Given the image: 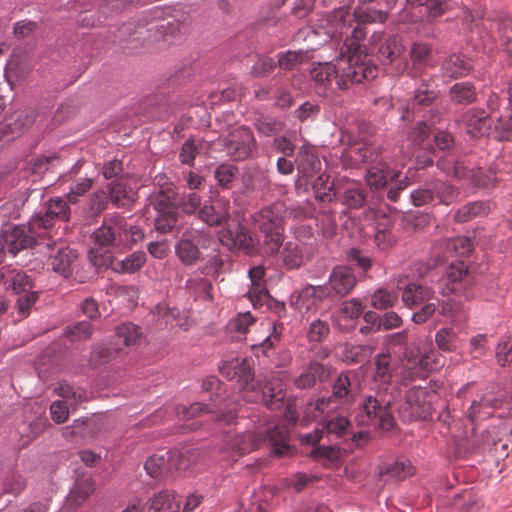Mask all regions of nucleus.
Wrapping results in <instances>:
<instances>
[{"mask_svg": "<svg viewBox=\"0 0 512 512\" xmlns=\"http://www.w3.org/2000/svg\"><path fill=\"white\" fill-rule=\"evenodd\" d=\"M220 373L228 380L237 379L239 389L244 391L243 398L248 402L263 401L264 405L271 409H279L283 405L285 397L283 385L277 383L266 385L262 393L254 392L253 372L250 361L234 358L224 361L220 366Z\"/></svg>", "mask_w": 512, "mask_h": 512, "instance_id": "nucleus-2", "label": "nucleus"}, {"mask_svg": "<svg viewBox=\"0 0 512 512\" xmlns=\"http://www.w3.org/2000/svg\"><path fill=\"white\" fill-rule=\"evenodd\" d=\"M78 259L76 250L64 246L63 243L59 244L56 254L50 256L49 265L52 270L65 278L72 275L74 265Z\"/></svg>", "mask_w": 512, "mask_h": 512, "instance_id": "nucleus-17", "label": "nucleus"}, {"mask_svg": "<svg viewBox=\"0 0 512 512\" xmlns=\"http://www.w3.org/2000/svg\"><path fill=\"white\" fill-rule=\"evenodd\" d=\"M439 306V301L430 300L422 304V307L417 312L413 313L412 320L416 324L425 323L436 311Z\"/></svg>", "mask_w": 512, "mask_h": 512, "instance_id": "nucleus-61", "label": "nucleus"}, {"mask_svg": "<svg viewBox=\"0 0 512 512\" xmlns=\"http://www.w3.org/2000/svg\"><path fill=\"white\" fill-rule=\"evenodd\" d=\"M92 333V325L86 321L77 322L74 325L67 327L65 330L66 336L69 337L71 341L87 340L92 336Z\"/></svg>", "mask_w": 512, "mask_h": 512, "instance_id": "nucleus-49", "label": "nucleus"}, {"mask_svg": "<svg viewBox=\"0 0 512 512\" xmlns=\"http://www.w3.org/2000/svg\"><path fill=\"white\" fill-rule=\"evenodd\" d=\"M413 471L411 462L405 457H400L392 465H386V478H393L396 481L404 480L412 475Z\"/></svg>", "mask_w": 512, "mask_h": 512, "instance_id": "nucleus-41", "label": "nucleus"}, {"mask_svg": "<svg viewBox=\"0 0 512 512\" xmlns=\"http://www.w3.org/2000/svg\"><path fill=\"white\" fill-rule=\"evenodd\" d=\"M435 391L430 387L413 385L405 395L406 405L410 409V415L415 418L426 419L431 414V403L435 397Z\"/></svg>", "mask_w": 512, "mask_h": 512, "instance_id": "nucleus-11", "label": "nucleus"}, {"mask_svg": "<svg viewBox=\"0 0 512 512\" xmlns=\"http://www.w3.org/2000/svg\"><path fill=\"white\" fill-rule=\"evenodd\" d=\"M198 153V147L196 146L194 139L186 140L181 148L179 159L182 164L193 166L194 159Z\"/></svg>", "mask_w": 512, "mask_h": 512, "instance_id": "nucleus-64", "label": "nucleus"}, {"mask_svg": "<svg viewBox=\"0 0 512 512\" xmlns=\"http://www.w3.org/2000/svg\"><path fill=\"white\" fill-rule=\"evenodd\" d=\"M330 296V291L326 286L307 285L297 295L293 305L300 311H309L315 304L314 299L322 300Z\"/></svg>", "mask_w": 512, "mask_h": 512, "instance_id": "nucleus-22", "label": "nucleus"}, {"mask_svg": "<svg viewBox=\"0 0 512 512\" xmlns=\"http://www.w3.org/2000/svg\"><path fill=\"white\" fill-rule=\"evenodd\" d=\"M329 325L326 321L316 319L310 324L308 338L313 342L322 341L329 334Z\"/></svg>", "mask_w": 512, "mask_h": 512, "instance_id": "nucleus-63", "label": "nucleus"}, {"mask_svg": "<svg viewBox=\"0 0 512 512\" xmlns=\"http://www.w3.org/2000/svg\"><path fill=\"white\" fill-rule=\"evenodd\" d=\"M491 210V206L489 203L483 202V201H475L468 203L458 209V211L455 213V220L457 222H467L475 217L479 216H485L487 215Z\"/></svg>", "mask_w": 512, "mask_h": 512, "instance_id": "nucleus-33", "label": "nucleus"}, {"mask_svg": "<svg viewBox=\"0 0 512 512\" xmlns=\"http://www.w3.org/2000/svg\"><path fill=\"white\" fill-rule=\"evenodd\" d=\"M210 411L208 405L198 402L191 404L189 407L180 406L176 408L177 415L183 420L195 418Z\"/></svg>", "mask_w": 512, "mask_h": 512, "instance_id": "nucleus-58", "label": "nucleus"}, {"mask_svg": "<svg viewBox=\"0 0 512 512\" xmlns=\"http://www.w3.org/2000/svg\"><path fill=\"white\" fill-rule=\"evenodd\" d=\"M347 260L355 264L364 273L372 267V259L362 250L355 247L347 251Z\"/></svg>", "mask_w": 512, "mask_h": 512, "instance_id": "nucleus-55", "label": "nucleus"}, {"mask_svg": "<svg viewBox=\"0 0 512 512\" xmlns=\"http://www.w3.org/2000/svg\"><path fill=\"white\" fill-rule=\"evenodd\" d=\"M176 203L184 213L191 215L199 209L201 205V198L197 193L191 192L183 194L179 199L177 198Z\"/></svg>", "mask_w": 512, "mask_h": 512, "instance_id": "nucleus-57", "label": "nucleus"}, {"mask_svg": "<svg viewBox=\"0 0 512 512\" xmlns=\"http://www.w3.org/2000/svg\"><path fill=\"white\" fill-rule=\"evenodd\" d=\"M148 512H178L180 501L174 492L160 491L147 501Z\"/></svg>", "mask_w": 512, "mask_h": 512, "instance_id": "nucleus-27", "label": "nucleus"}, {"mask_svg": "<svg viewBox=\"0 0 512 512\" xmlns=\"http://www.w3.org/2000/svg\"><path fill=\"white\" fill-rule=\"evenodd\" d=\"M437 166L443 172L453 174L457 179L468 177L471 184L478 188H488L494 184L496 180L495 173L491 170L483 168L468 169L463 160H454L452 157L441 158Z\"/></svg>", "mask_w": 512, "mask_h": 512, "instance_id": "nucleus-6", "label": "nucleus"}, {"mask_svg": "<svg viewBox=\"0 0 512 512\" xmlns=\"http://www.w3.org/2000/svg\"><path fill=\"white\" fill-rule=\"evenodd\" d=\"M296 162L298 173L306 180L312 178L321 167L318 157L306 149L299 151Z\"/></svg>", "mask_w": 512, "mask_h": 512, "instance_id": "nucleus-31", "label": "nucleus"}, {"mask_svg": "<svg viewBox=\"0 0 512 512\" xmlns=\"http://www.w3.org/2000/svg\"><path fill=\"white\" fill-rule=\"evenodd\" d=\"M16 308L19 314L26 316L28 315L31 307L38 300V293L33 289L25 291L17 295Z\"/></svg>", "mask_w": 512, "mask_h": 512, "instance_id": "nucleus-56", "label": "nucleus"}, {"mask_svg": "<svg viewBox=\"0 0 512 512\" xmlns=\"http://www.w3.org/2000/svg\"><path fill=\"white\" fill-rule=\"evenodd\" d=\"M503 405L502 400L496 398L482 397L479 401L474 400L467 411V418L475 423L489 418L493 411Z\"/></svg>", "mask_w": 512, "mask_h": 512, "instance_id": "nucleus-24", "label": "nucleus"}, {"mask_svg": "<svg viewBox=\"0 0 512 512\" xmlns=\"http://www.w3.org/2000/svg\"><path fill=\"white\" fill-rule=\"evenodd\" d=\"M144 468L149 476L157 478L166 469V459L164 456L153 455L146 460Z\"/></svg>", "mask_w": 512, "mask_h": 512, "instance_id": "nucleus-59", "label": "nucleus"}, {"mask_svg": "<svg viewBox=\"0 0 512 512\" xmlns=\"http://www.w3.org/2000/svg\"><path fill=\"white\" fill-rule=\"evenodd\" d=\"M177 196L178 193L172 190L155 191L150 196V203L156 211L176 210Z\"/></svg>", "mask_w": 512, "mask_h": 512, "instance_id": "nucleus-37", "label": "nucleus"}, {"mask_svg": "<svg viewBox=\"0 0 512 512\" xmlns=\"http://www.w3.org/2000/svg\"><path fill=\"white\" fill-rule=\"evenodd\" d=\"M463 123L466 133L473 138L487 135L491 127L488 114L484 110L475 108L466 112Z\"/></svg>", "mask_w": 512, "mask_h": 512, "instance_id": "nucleus-18", "label": "nucleus"}, {"mask_svg": "<svg viewBox=\"0 0 512 512\" xmlns=\"http://www.w3.org/2000/svg\"><path fill=\"white\" fill-rule=\"evenodd\" d=\"M58 162L59 157L54 153L39 156L32 162V172L34 174H42L49 168L54 167Z\"/></svg>", "mask_w": 512, "mask_h": 512, "instance_id": "nucleus-62", "label": "nucleus"}, {"mask_svg": "<svg viewBox=\"0 0 512 512\" xmlns=\"http://www.w3.org/2000/svg\"><path fill=\"white\" fill-rule=\"evenodd\" d=\"M495 130L501 140L512 139V85L508 88V104L505 114L498 117Z\"/></svg>", "mask_w": 512, "mask_h": 512, "instance_id": "nucleus-34", "label": "nucleus"}, {"mask_svg": "<svg viewBox=\"0 0 512 512\" xmlns=\"http://www.w3.org/2000/svg\"><path fill=\"white\" fill-rule=\"evenodd\" d=\"M286 432L284 428L274 427L272 430L258 432H245L231 438L227 443L228 448L237 452L239 455L247 454L268 440L272 446V453L277 456L286 455L290 447L285 441Z\"/></svg>", "mask_w": 512, "mask_h": 512, "instance_id": "nucleus-5", "label": "nucleus"}, {"mask_svg": "<svg viewBox=\"0 0 512 512\" xmlns=\"http://www.w3.org/2000/svg\"><path fill=\"white\" fill-rule=\"evenodd\" d=\"M328 284L334 295L344 297L355 287L356 276L350 267L336 266L329 276Z\"/></svg>", "mask_w": 512, "mask_h": 512, "instance_id": "nucleus-16", "label": "nucleus"}, {"mask_svg": "<svg viewBox=\"0 0 512 512\" xmlns=\"http://www.w3.org/2000/svg\"><path fill=\"white\" fill-rule=\"evenodd\" d=\"M70 219V207L60 197L50 199L44 214H37L30 219V229L33 232L42 230L45 234L53 227L55 220L68 221Z\"/></svg>", "mask_w": 512, "mask_h": 512, "instance_id": "nucleus-9", "label": "nucleus"}, {"mask_svg": "<svg viewBox=\"0 0 512 512\" xmlns=\"http://www.w3.org/2000/svg\"><path fill=\"white\" fill-rule=\"evenodd\" d=\"M276 65V62L271 57H259L251 67L250 74L255 78L266 77L274 71Z\"/></svg>", "mask_w": 512, "mask_h": 512, "instance_id": "nucleus-52", "label": "nucleus"}, {"mask_svg": "<svg viewBox=\"0 0 512 512\" xmlns=\"http://www.w3.org/2000/svg\"><path fill=\"white\" fill-rule=\"evenodd\" d=\"M472 69V63L464 55H451L442 64V75L447 79L466 76Z\"/></svg>", "mask_w": 512, "mask_h": 512, "instance_id": "nucleus-25", "label": "nucleus"}, {"mask_svg": "<svg viewBox=\"0 0 512 512\" xmlns=\"http://www.w3.org/2000/svg\"><path fill=\"white\" fill-rule=\"evenodd\" d=\"M457 333L450 327H443L435 334L437 347L444 352L454 351L457 347Z\"/></svg>", "mask_w": 512, "mask_h": 512, "instance_id": "nucleus-43", "label": "nucleus"}, {"mask_svg": "<svg viewBox=\"0 0 512 512\" xmlns=\"http://www.w3.org/2000/svg\"><path fill=\"white\" fill-rule=\"evenodd\" d=\"M307 53L303 50L286 51L277 55L278 66L286 71L295 69L298 65L302 64L306 59Z\"/></svg>", "mask_w": 512, "mask_h": 512, "instance_id": "nucleus-42", "label": "nucleus"}, {"mask_svg": "<svg viewBox=\"0 0 512 512\" xmlns=\"http://www.w3.org/2000/svg\"><path fill=\"white\" fill-rule=\"evenodd\" d=\"M360 380L357 373L347 371L341 373L333 386V396L336 398L353 397L360 391Z\"/></svg>", "mask_w": 512, "mask_h": 512, "instance_id": "nucleus-21", "label": "nucleus"}, {"mask_svg": "<svg viewBox=\"0 0 512 512\" xmlns=\"http://www.w3.org/2000/svg\"><path fill=\"white\" fill-rule=\"evenodd\" d=\"M237 173L238 169L236 166L231 164H221L215 170V179L220 186L229 188Z\"/></svg>", "mask_w": 512, "mask_h": 512, "instance_id": "nucleus-53", "label": "nucleus"}, {"mask_svg": "<svg viewBox=\"0 0 512 512\" xmlns=\"http://www.w3.org/2000/svg\"><path fill=\"white\" fill-rule=\"evenodd\" d=\"M283 265L289 269H297L303 264V253L297 243L287 242L281 253Z\"/></svg>", "mask_w": 512, "mask_h": 512, "instance_id": "nucleus-36", "label": "nucleus"}, {"mask_svg": "<svg viewBox=\"0 0 512 512\" xmlns=\"http://www.w3.org/2000/svg\"><path fill=\"white\" fill-rule=\"evenodd\" d=\"M496 359L501 366L512 362V336H503L496 347Z\"/></svg>", "mask_w": 512, "mask_h": 512, "instance_id": "nucleus-54", "label": "nucleus"}, {"mask_svg": "<svg viewBox=\"0 0 512 512\" xmlns=\"http://www.w3.org/2000/svg\"><path fill=\"white\" fill-rule=\"evenodd\" d=\"M158 215L155 218V229L161 233L170 232L177 223V212L175 209L157 211Z\"/></svg>", "mask_w": 512, "mask_h": 512, "instance_id": "nucleus-48", "label": "nucleus"}, {"mask_svg": "<svg viewBox=\"0 0 512 512\" xmlns=\"http://www.w3.org/2000/svg\"><path fill=\"white\" fill-rule=\"evenodd\" d=\"M471 250L472 242L468 237L458 236L443 239L434 246L436 260L433 262V265L452 256H467Z\"/></svg>", "mask_w": 512, "mask_h": 512, "instance_id": "nucleus-12", "label": "nucleus"}, {"mask_svg": "<svg viewBox=\"0 0 512 512\" xmlns=\"http://www.w3.org/2000/svg\"><path fill=\"white\" fill-rule=\"evenodd\" d=\"M488 350V335L477 334L470 339L468 353L471 358L480 359L487 354Z\"/></svg>", "mask_w": 512, "mask_h": 512, "instance_id": "nucleus-51", "label": "nucleus"}, {"mask_svg": "<svg viewBox=\"0 0 512 512\" xmlns=\"http://www.w3.org/2000/svg\"><path fill=\"white\" fill-rule=\"evenodd\" d=\"M230 217L227 203L216 200L210 204H204L199 210V218L209 226H220Z\"/></svg>", "mask_w": 512, "mask_h": 512, "instance_id": "nucleus-20", "label": "nucleus"}, {"mask_svg": "<svg viewBox=\"0 0 512 512\" xmlns=\"http://www.w3.org/2000/svg\"><path fill=\"white\" fill-rule=\"evenodd\" d=\"M109 197L105 191L94 192L90 196L89 210L93 215H100L108 206Z\"/></svg>", "mask_w": 512, "mask_h": 512, "instance_id": "nucleus-60", "label": "nucleus"}, {"mask_svg": "<svg viewBox=\"0 0 512 512\" xmlns=\"http://www.w3.org/2000/svg\"><path fill=\"white\" fill-rule=\"evenodd\" d=\"M406 358V370L411 380L419 378L424 380L431 370H428V363L425 354H421L419 351L410 350L408 353L405 352Z\"/></svg>", "mask_w": 512, "mask_h": 512, "instance_id": "nucleus-28", "label": "nucleus"}, {"mask_svg": "<svg viewBox=\"0 0 512 512\" xmlns=\"http://www.w3.org/2000/svg\"><path fill=\"white\" fill-rule=\"evenodd\" d=\"M427 267L430 268V283L436 285L438 293L442 296L456 294L466 300L474 297L469 289L472 280L468 267L463 261L452 262L441 276L432 270V266L428 265Z\"/></svg>", "mask_w": 512, "mask_h": 512, "instance_id": "nucleus-4", "label": "nucleus"}, {"mask_svg": "<svg viewBox=\"0 0 512 512\" xmlns=\"http://www.w3.org/2000/svg\"><path fill=\"white\" fill-rule=\"evenodd\" d=\"M36 120V112L33 109L18 110L7 119L12 134L16 137L29 129Z\"/></svg>", "mask_w": 512, "mask_h": 512, "instance_id": "nucleus-30", "label": "nucleus"}, {"mask_svg": "<svg viewBox=\"0 0 512 512\" xmlns=\"http://www.w3.org/2000/svg\"><path fill=\"white\" fill-rule=\"evenodd\" d=\"M109 200L116 207H126L134 201L133 196L126 190V187L119 182H111L108 185Z\"/></svg>", "mask_w": 512, "mask_h": 512, "instance_id": "nucleus-40", "label": "nucleus"}, {"mask_svg": "<svg viewBox=\"0 0 512 512\" xmlns=\"http://www.w3.org/2000/svg\"><path fill=\"white\" fill-rule=\"evenodd\" d=\"M141 335L142 333L139 327L133 323H123L119 325L115 331V338L121 341L124 346L136 345Z\"/></svg>", "mask_w": 512, "mask_h": 512, "instance_id": "nucleus-38", "label": "nucleus"}, {"mask_svg": "<svg viewBox=\"0 0 512 512\" xmlns=\"http://www.w3.org/2000/svg\"><path fill=\"white\" fill-rule=\"evenodd\" d=\"M419 276L422 282H410L405 285L402 291V300L409 307L421 305L430 300H436V285L430 283V268L426 266L423 271L420 268Z\"/></svg>", "mask_w": 512, "mask_h": 512, "instance_id": "nucleus-8", "label": "nucleus"}, {"mask_svg": "<svg viewBox=\"0 0 512 512\" xmlns=\"http://www.w3.org/2000/svg\"><path fill=\"white\" fill-rule=\"evenodd\" d=\"M316 199L322 202H331L335 197L333 185L329 182V176L321 174L313 183Z\"/></svg>", "mask_w": 512, "mask_h": 512, "instance_id": "nucleus-45", "label": "nucleus"}, {"mask_svg": "<svg viewBox=\"0 0 512 512\" xmlns=\"http://www.w3.org/2000/svg\"><path fill=\"white\" fill-rule=\"evenodd\" d=\"M363 414L360 416V423L382 427L384 422V410L381 401L376 397L369 396L362 405Z\"/></svg>", "mask_w": 512, "mask_h": 512, "instance_id": "nucleus-26", "label": "nucleus"}, {"mask_svg": "<svg viewBox=\"0 0 512 512\" xmlns=\"http://www.w3.org/2000/svg\"><path fill=\"white\" fill-rule=\"evenodd\" d=\"M220 242L231 250H239L245 254L254 251V244L248 229L238 224L235 230L224 229L219 233Z\"/></svg>", "mask_w": 512, "mask_h": 512, "instance_id": "nucleus-13", "label": "nucleus"}, {"mask_svg": "<svg viewBox=\"0 0 512 512\" xmlns=\"http://www.w3.org/2000/svg\"><path fill=\"white\" fill-rule=\"evenodd\" d=\"M255 128L265 136H273L283 130L284 124L273 118L261 117L255 121Z\"/></svg>", "mask_w": 512, "mask_h": 512, "instance_id": "nucleus-50", "label": "nucleus"}, {"mask_svg": "<svg viewBox=\"0 0 512 512\" xmlns=\"http://www.w3.org/2000/svg\"><path fill=\"white\" fill-rule=\"evenodd\" d=\"M120 350L121 349L118 347H114L105 343L97 344L94 346L91 352L90 363L95 366L107 363L114 359Z\"/></svg>", "mask_w": 512, "mask_h": 512, "instance_id": "nucleus-39", "label": "nucleus"}, {"mask_svg": "<svg viewBox=\"0 0 512 512\" xmlns=\"http://www.w3.org/2000/svg\"><path fill=\"white\" fill-rule=\"evenodd\" d=\"M344 451L336 446H318L310 452L315 459H324L329 465H337L342 458Z\"/></svg>", "mask_w": 512, "mask_h": 512, "instance_id": "nucleus-46", "label": "nucleus"}, {"mask_svg": "<svg viewBox=\"0 0 512 512\" xmlns=\"http://www.w3.org/2000/svg\"><path fill=\"white\" fill-rule=\"evenodd\" d=\"M383 19L384 15L381 11L356 10L351 14L343 7L335 9L321 19L320 27L331 39L347 34L350 28L352 31L340 46L335 63H319L310 71L318 93L327 94L336 90H347L355 84L372 80L377 76V69L365 63L366 53L361 41L364 40L366 31L361 25L382 23Z\"/></svg>", "mask_w": 512, "mask_h": 512, "instance_id": "nucleus-1", "label": "nucleus"}, {"mask_svg": "<svg viewBox=\"0 0 512 512\" xmlns=\"http://www.w3.org/2000/svg\"><path fill=\"white\" fill-rule=\"evenodd\" d=\"M192 233L185 231L175 246V253L185 265H193L200 259V251L191 240Z\"/></svg>", "mask_w": 512, "mask_h": 512, "instance_id": "nucleus-29", "label": "nucleus"}, {"mask_svg": "<svg viewBox=\"0 0 512 512\" xmlns=\"http://www.w3.org/2000/svg\"><path fill=\"white\" fill-rule=\"evenodd\" d=\"M329 369L318 361H311L304 371L294 380L298 389H310L317 381L323 382L329 377Z\"/></svg>", "mask_w": 512, "mask_h": 512, "instance_id": "nucleus-19", "label": "nucleus"}, {"mask_svg": "<svg viewBox=\"0 0 512 512\" xmlns=\"http://www.w3.org/2000/svg\"><path fill=\"white\" fill-rule=\"evenodd\" d=\"M0 284L5 290L12 291L15 295L33 289V282L29 275L8 266L0 268Z\"/></svg>", "mask_w": 512, "mask_h": 512, "instance_id": "nucleus-15", "label": "nucleus"}, {"mask_svg": "<svg viewBox=\"0 0 512 512\" xmlns=\"http://www.w3.org/2000/svg\"><path fill=\"white\" fill-rule=\"evenodd\" d=\"M450 97L454 103L467 105L475 101L476 91L471 83L460 82L451 87Z\"/></svg>", "mask_w": 512, "mask_h": 512, "instance_id": "nucleus-35", "label": "nucleus"}, {"mask_svg": "<svg viewBox=\"0 0 512 512\" xmlns=\"http://www.w3.org/2000/svg\"><path fill=\"white\" fill-rule=\"evenodd\" d=\"M94 490L95 483L90 476L79 477L71 489L68 499L75 505H80L94 492Z\"/></svg>", "mask_w": 512, "mask_h": 512, "instance_id": "nucleus-32", "label": "nucleus"}, {"mask_svg": "<svg viewBox=\"0 0 512 512\" xmlns=\"http://www.w3.org/2000/svg\"><path fill=\"white\" fill-rule=\"evenodd\" d=\"M430 186L434 192V199H437L439 203L449 205L457 198V191L454 187L443 181L431 182Z\"/></svg>", "mask_w": 512, "mask_h": 512, "instance_id": "nucleus-44", "label": "nucleus"}, {"mask_svg": "<svg viewBox=\"0 0 512 512\" xmlns=\"http://www.w3.org/2000/svg\"><path fill=\"white\" fill-rule=\"evenodd\" d=\"M46 234L42 230L33 232L30 229V221L27 226H15L11 231H6L3 235L4 247L10 254L15 256L19 251L39 244Z\"/></svg>", "mask_w": 512, "mask_h": 512, "instance_id": "nucleus-10", "label": "nucleus"}, {"mask_svg": "<svg viewBox=\"0 0 512 512\" xmlns=\"http://www.w3.org/2000/svg\"><path fill=\"white\" fill-rule=\"evenodd\" d=\"M284 204L275 202L253 214L256 229L262 234L265 252L274 255L283 243Z\"/></svg>", "mask_w": 512, "mask_h": 512, "instance_id": "nucleus-3", "label": "nucleus"}, {"mask_svg": "<svg viewBox=\"0 0 512 512\" xmlns=\"http://www.w3.org/2000/svg\"><path fill=\"white\" fill-rule=\"evenodd\" d=\"M223 147L232 160L243 161L251 156L257 145L251 129L239 126L224 137Z\"/></svg>", "mask_w": 512, "mask_h": 512, "instance_id": "nucleus-7", "label": "nucleus"}, {"mask_svg": "<svg viewBox=\"0 0 512 512\" xmlns=\"http://www.w3.org/2000/svg\"><path fill=\"white\" fill-rule=\"evenodd\" d=\"M121 229H125V218L112 215L105 218L102 225L94 231L92 239L99 246L112 245L117 238L121 239Z\"/></svg>", "mask_w": 512, "mask_h": 512, "instance_id": "nucleus-14", "label": "nucleus"}, {"mask_svg": "<svg viewBox=\"0 0 512 512\" xmlns=\"http://www.w3.org/2000/svg\"><path fill=\"white\" fill-rule=\"evenodd\" d=\"M147 257L144 251H134L124 258H114L111 268L120 274H132L139 271L146 263Z\"/></svg>", "mask_w": 512, "mask_h": 512, "instance_id": "nucleus-23", "label": "nucleus"}, {"mask_svg": "<svg viewBox=\"0 0 512 512\" xmlns=\"http://www.w3.org/2000/svg\"><path fill=\"white\" fill-rule=\"evenodd\" d=\"M440 306V314L450 318L452 322H458L465 317V311L462 303L456 299H447Z\"/></svg>", "mask_w": 512, "mask_h": 512, "instance_id": "nucleus-47", "label": "nucleus"}]
</instances>
